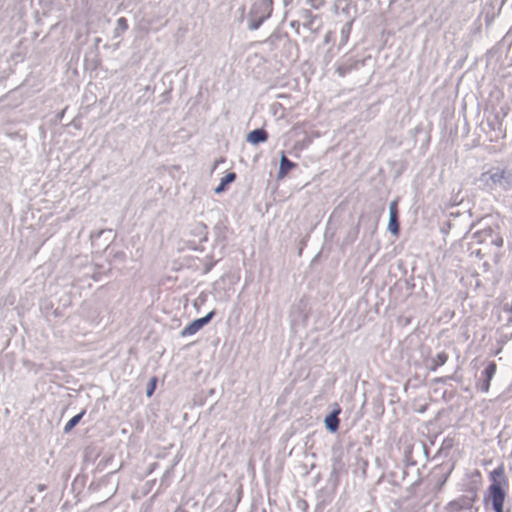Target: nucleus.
<instances>
[{
    "instance_id": "1",
    "label": "nucleus",
    "mask_w": 512,
    "mask_h": 512,
    "mask_svg": "<svg viewBox=\"0 0 512 512\" xmlns=\"http://www.w3.org/2000/svg\"><path fill=\"white\" fill-rule=\"evenodd\" d=\"M490 485L484 495V502L490 505L493 512H512V506H505L509 487L508 478L505 475V468L500 464L489 473Z\"/></svg>"
},
{
    "instance_id": "2",
    "label": "nucleus",
    "mask_w": 512,
    "mask_h": 512,
    "mask_svg": "<svg viewBox=\"0 0 512 512\" xmlns=\"http://www.w3.org/2000/svg\"><path fill=\"white\" fill-rule=\"evenodd\" d=\"M483 190L508 192L512 190V169L508 166H491L478 178Z\"/></svg>"
},
{
    "instance_id": "3",
    "label": "nucleus",
    "mask_w": 512,
    "mask_h": 512,
    "mask_svg": "<svg viewBox=\"0 0 512 512\" xmlns=\"http://www.w3.org/2000/svg\"><path fill=\"white\" fill-rule=\"evenodd\" d=\"M273 0H253L248 13V29L257 30L271 16Z\"/></svg>"
},
{
    "instance_id": "4",
    "label": "nucleus",
    "mask_w": 512,
    "mask_h": 512,
    "mask_svg": "<svg viewBox=\"0 0 512 512\" xmlns=\"http://www.w3.org/2000/svg\"><path fill=\"white\" fill-rule=\"evenodd\" d=\"M472 239L479 244L494 245L498 248L503 245V238L498 225L484 226L472 234Z\"/></svg>"
},
{
    "instance_id": "5",
    "label": "nucleus",
    "mask_w": 512,
    "mask_h": 512,
    "mask_svg": "<svg viewBox=\"0 0 512 512\" xmlns=\"http://www.w3.org/2000/svg\"><path fill=\"white\" fill-rule=\"evenodd\" d=\"M453 469V465L446 466V465H438L435 466L428 479V487L426 492L427 493H437L439 492L442 487L445 485L448 477L451 474V471Z\"/></svg>"
},
{
    "instance_id": "6",
    "label": "nucleus",
    "mask_w": 512,
    "mask_h": 512,
    "mask_svg": "<svg viewBox=\"0 0 512 512\" xmlns=\"http://www.w3.org/2000/svg\"><path fill=\"white\" fill-rule=\"evenodd\" d=\"M477 498V491L475 488H469L465 491V494L459 498L449 502L448 510L450 512H476L473 503Z\"/></svg>"
},
{
    "instance_id": "7",
    "label": "nucleus",
    "mask_w": 512,
    "mask_h": 512,
    "mask_svg": "<svg viewBox=\"0 0 512 512\" xmlns=\"http://www.w3.org/2000/svg\"><path fill=\"white\" fill-rule=\"evenodd\" d=\"M507 115L505 111L490 113L486 118L487 126L494 136L490 140L504 139L506 137V128L503 125L504 117Z\"/></svg>"
},
{
    "instance_id": "8",
    "label": "nucleus",
    "mask_w": 512,
    "mask_h": 512,
    "mask_svg": "<svg viewBox=\"0 0 512 512\" xmlns=\"http://www.w3.org/2000/svg\"><path fill=\"white\" fill-rule=\"evenodd\" d=\"M298 18L302 21L304 28L310 30L313 34H318L323 23L322 19L311 12L308 8H302L298 11Z\"/></svg>"
},
{
    "instance_id": "9",
    "label": "nucleus",
    "mask_w": 512,
    "mask_h": 512,
    "mask_svg": "<svg viewBox=\"0 0 512 512\" xmlns=\"http://www.w3.org/2000/svg\"><path fill=\"white\" fill-rule=\"evenodd\" d=\"M215 310L208 312L204 317L194 319L190 322L181 332L180 335L182 337L190 336L196 334L200 331L205 325L211 322L213 317L215 316Z\"/></svg>"
},
{
    "instance_id": "10",
    "label": "nucleus",
    "mask_w": 512,
    "mask_h": 512,
    "mask_svg": "<svg viewBox=\"0 0 512 512\" xmlns=\"http://www.w3.org/2000/svg\"><path fill=\"white\" fill-rule=\"evenodd\" d=\"M387 229L394 236H398L400 234L399 210L397 200H393L389 205V222Z\"/></svg>"
},
{
    "instance_id": "11",
    "label": "nucleus",
    "mask_w": 512,
    "mask_h": 512,
    "mask_svg": "<svg viewBox=\"0 0 512 512\" xmlns=\"http://www.w3.org/2000/svg\"><path fill=\"white\" fill-rule=\"evenodd\" d=\"M497 365L494 361H490L482 372L483 381L479 386V390L483 393H487L490 389V383L496 374Z\"/></svg>"
},
{
    "instance_id": "12",
    "label": "nucleus",
    "mask_w": 512,
    "mask_h": 512,
    "mask_svg": "<svg viewBox=\"0 0 512 512\" xmlns=\"http://www.w3.org/2000/svg\"><path fill=\"white\" fill-rule=\"evenodd\" d=\"M341 412V408L336 404V408L333 409L324 419L325 428L330 433H335L339 429L340 420L338 415Z\"/></svg>"
},
{
    "instance_id": "13",
    "label": "nucleus",
    "mask_w": 512,
    "mask_h": 512,
    "mask_svg": "<svg viewBox=\"0 0 512 512\" xmlns=\"http://www.w3.org/2000/svg\"><path fill=\"white\" fill-rule=\"evenodd\" d=\"M269 134L264 128H256L246 136V141L252 145H258L268 140Z\"/></svg>"
},
{
    "instance_id": "14",
    "label": "nucleus",
    "mask_w": 512,
    "mask_h": 512,
    "mask_svg": "<svg viewBox=\"0 0 512 512\" xmlns=\"http://www.w3.org/2000/svg\"><path fill=\"white\" fill-rule=\"evenodd\" d=\"M297 164L291 161L283 152L280 157L277 179H283Z\"/></svg>"
},
{
    "instance_id": "15",
    "label": "nucleus",
    "mask_w": 512,
    "mask_h": 512,
    "mask_svg": "<svg viewBox=\"0 0 512 512\" xmlns=\"http://www.w3.org/2000/svg\"><path fill=\"white\" fill-rule=\"evenodd\" d=\"M190 234L199 238V242L208 240V227L202 222H198L191 227Z\"/></svg>"
},
{
    "instance_id": "16",
    "label": "nucleus",
    "mask_w": 512,
    "mask_h": 512,
    "mask_svg": "<svg viewBox=\"0 0 512 512\" xmlns=\"http://www.w3.org/2000/svg\"><path fill=\"white\" fill-rule=\"evenodd\" d=\"M237 178L235 172H228L224 177L220 179V183L217 187L214 188L215 194H221L225 192L228 188V185L233 183Z\"/></svg>"
},
{
    "instance_id": "17",
    "label": "nucleus",
    "mask_w": 512,
    "mask_h": 512,
    "mask_svg": "<svg viewBox=\"0 0 512 512\" xmlns=\"http://www.w3.org/2000/svg\"><path fill=\"white\" fill-rule=\"evenodd\" d=\"M287 33H282L280 31H274L263 43L269 46V50L273 51L278 47V43L287 38Z\"/></svg>"
},
{
    "instance_id": "18",
    "label": "nucleus",
    "mask_w": 512,
    "mask_h": 512,
    "mask_svg": "<svg viewBox=\"0 0 512 512\" xmlns=\"http://www.w3.org/2000/svg\"><path fill=\"white\" fill-rule=\"evenodd\" d=\"M358 66L357 61L352 59H348L347 61L339 64L336 68V72L340 77H345L349 74L353 69H356Z\"/></svg>"
},
{
    "instance_id": "19",
    "label": "nucleus",
    "mask_w": 512,
    "mask_h": 512,
    "mask_svg": "<svg viewBox=\"0 0 512 512\" xmlns=\"http://www.w3.org/2000/svg\"><path fill=\"white\" fill-rule=\"evenodd\" d=\"M448 358L449 356L446 352L438 353L434 358L431 359L429 370L436 371L439 366L444 365L448 361Z\"/></svg>"
},
{
    "instance_id": "20",
    "label": "nucleus",
    "mask_w": 512,
    "mask_h": 512,
    "mask_svg": "<svg viewBox=\"0 0 512 512\" xmlns=\"http://www.w3.org/2000/svg\"><path fill=\"white\" fill-rule=\"evenodd\" d=\"M86 414V409H83L80 413H78L77 415L73 416L64 426L63 428V432L64 433H69L70 431H72L77 425L78 423L81 421V419L83 418V416Z\"/></svg>"
},
{
    "instance_id": "21",
    "label": "nucleus",
    "mask_w": 512,
    "mask_h": 512,
    "mask_svg": "<svg viewBox=\"0 0 512 512\" xmlns=\"http://www.w3.org/2000/svg\"><path fill=\"white\" fill-rule=\"evenodd\" d=\"M216 242L226 241V227L220 223L216 224L213 228Z\"/></svg>"
},
{
    "instance_id": "22",
    "label": "nucleus",
    "mask_w": 512,
    "mask_h": 512,
    "mask_svg": "<svg viewBox=\"0 0 512 512\" xmlns=\"http://www.w3.org/2000/svg\"><path fill=\"white\" fill-rule=\"evenodd\" d=\"M128 29V22L125 17H120L117 20V26L114 29V37H119Z\"/></svg>"
},
{
    "instance_id": "23",
    "label": "nucleus",
    "mask_w": 512,
    "mask_h": 512,
    "mask_svg": "<svg viewBox=\"0 0 512 512\" xmlns=\"http://www.w3.org/2000/svg\"><path fill=\"white\" fill-rule=\"evenodd\" d=\"M358 232H359L358 227H355L354 229L348 231L347 235L345 236V238L343 240V244H345V245L352 244L355 241V239L357 238Z\"/></svg>"
},
{
    "instance_id": "24",
    "label": "nucleus",
    "mask_w": 512,
    "mask_h": 512,
    "mask_svg": "<svg viewBox=\"0 0 512 512\" xmlns=\"http://www.w3.org/2000/svg\"><path fill=\"white\" fill-rule=\"evenodd\" d=\"M156 385H157V378L154 376L149 380L147 387H146V396L148 398H150L154 394Z\"/></svg>"
},
{
    "instance_id": "25",
    "label": "nucleus",
    "mask_w": 512,
    "mask_h": 512,
    "mask_svg": "<svg viewBox=\"0 0 512 512\" xmlns=\"http://www.w3.org/2000/svg\"><path fill=\"white\" fill-rule=\"evenodd\" d=\"M450 380L460 381V379L456 378L455 375H448V376H442V377L434 378L433 379V383H435V384H446Z\"/></svg>"
},
{
    "instance_id": "26",
    "label": "nucleus",
    "mask_w": 512,
    "mask_h": 512,
    "mask_svg": "<svg viewBox=\"0 0 512 512\" xmlns=\"http://www.w3.org/2000/svg\"><path fill=\"white\" fill-rule=\"evenodd\" d=\"M305 3L312 9L319 10L325 5V0H305Z\"/></svg>"
},
{
    "instance_id": "27",
    "label": "nucleus",
    "mask_w": 512,
    "mask_h": 512,
    "mask_svg": "<svg viewBox=\"0 0 512 512\" xmlns=\"http://www.w3.org/2000/svg\"><path fill=\"white\" fill-rule=\"evenodd\" d=\"M404 460L407 465L409 466H415L416 461L412 457V448H406L404 452Z\"/></svg>"
},
{
    "instance_id": "28",
    "label": "nucleus",
    "mask_w": 512,
    "mask_h": 512,
    "mask_svg": "<svg viewBox=\"0 0 512 512\" xmlns=\"http://www.w3.org/2000/svg\"><path fill=\"white\" fill-rule=\"evenodd\" d=\"M351 28H352V21L346 23L342 29H341V35H342V39L346 42L348 40V37H349V34L351 32Z\"/></svg>"
},
{
    "instance_id": "29",
    "label": "nucleus",
    "mask_w": 512,
    "mask_h": 512,
    "mask_svg": "<svg viewBox=\"0 0 512 512\" xmlns=\"http://www.w3.org/2000/svg\"><path fill=\"white\" fill-rule=\"evenodd\" d=\"M207 259H209L210 261L206 262L204 264V270H203L204 274L209 273L212 270V268L214 267V265L216 264V261H212V255L208 256Z\"/></svg>"
},
{
    "instance_id": "30",
    "label": "nucleus",
    "mask_w": 512,
    "mask_h": 512,
    "mask_svg": "<svg viewBox=\"0 0 512 512\" xmlns=\"http://www.w3.org/2000/svg\"><path fill=\"white\" fill-rule=\"evenodd\" d=\"M421 484V479H417L415 482H413L409 488H408V492L410 495H415L416 494V489L417 487Z\"/></svg>"
},
{
    "instance_id": "31",
    "label": "nucleus",
    "mask_w": 512,
    "mask_h": 512,
    "mask_svg": "<svg viewBox=\"0 0 512 512\" xmlns=\"http://www.w3.org/2000/svg\"><path fill=\"white\" fill-rule=\"evenodd\" d=\"M454 445V439L453 438H450V437H447L443 440V443H442V448L444 449H450L452 448Z\"/></svg>"
},
{
    "instance_id": "32",
    "label": "nucleus",
    "mask_w": 512,
    "mask_h": 512,
    "mask_svg": "<svg viewBox=\"0 0 512 512\" xmlns=\"http://www.w3.org/2000/svg\"><path fill=\"white\" fill-rule=\"evenodd\" d=\"M300 22H301L300 19L293 20L290 22V27L295 29V31L297 33H299Z\"/></svg>"
},
{
    "instance_id": "33",
    "label": "nucleus",
    "mask_w": 512,
    "mask_h": 512,
    "mask_svg": "<svg viewBox=\"0 0 512 512\" xmlns=\"http://www.w3.org/2000/svg\"><path fill=\"white\" fill-rule=\"evenodd\" d=\"M114 258L119 259L121 261H125L126 260V254L123 251H118V252H116L114 254Z\"/></svg>"
},
{
    "instance_id": "34",
    "label": "nucleus",
    "mask_w": 512,
    "mask_h": 512,
    "mask_svg": "<svg viewBox=\"0 0 512 512\" xmlns=\"http://www.w3.org/2000/svg\"><path fill=\"white\" fill-rule=\"evenodd\" d=\"M421 446H422L423 452H424L426 455H428V447H427V445H426L424 442H422V443H421Z\"/></svg>"
},
{
    "instance_id": "35",
    "label": "nucleus",
    "mask_w": 512,
    "mask_h": 512,
    "mask_svg": "<svg viewBox=\"0 0 512 512\" xmlns=\"http://www.w3.org/2000/svg\"><path fill=\"white\" fill-rule=\"evenodd\" d=\"M45 489H46V486H45L44 484H38V485H37V490H38L39 492H42V491H44Z\"/></svg>"
},
{
    "instance_id": "36",
    "label": "nucleus",
    "mask_w": 512,
    "mask_h": 512,
    "mask_svg": "<svg viewBox=\"0 0 512 512\" xmlns=\"http://www.w3.org/2000/svg\"><path fill=\"white\" fill-rule=\"evenodd\" d=\"M65 110H66V109L62 110V111L57 115V118H58L59 120H61V119L63 118L64 113H65Z\"/></svg>"
},
{
    "instance_id": "37",
    "label": "nucleus",
    "mask_w": 512,
    "mask_h": 512,
    "mask_svg": "<svg viewBox=\"0 0 512 512\" xmlns=\"http://www.w3.org/2000/svg\"><path fill=\"white\" fill-rule=\"evenodd\" d=\"M101 42V38L97 37L94 39V45L97 47L99 43Z\"/></svg>"
},
{
    "instance_id": "38",
    "label": "nucleus",
    "mask_w": 512,
    "mask_h": 512,
    "mask_svg": "<svg viewBox=\"0 0 512 512\" xmlns=\"http://www.w3.org/2000/svg\"><path fill=\"white\" fill-rule=\"evenodd\" d=\"M475 255L478 257V258H482L483 257V254L481 253V250H477L475 251Z\"/></svg>"
},
{
    "instance_id": "39",
    "label": "nucleus",
    "mask_w": 512,
    "mask_h": 512,
    "mask_svg": "<svg viewBox=\"0 0 512 512\" xmlns=\"http://www.w3.org/2000/svg\"><path fill=\"white\" fill-rule=\"evenodd\" d=\"M414 131H415V133L421 132L422 131V126L418 125L417 127H415Z\"/></svg>"
},
{
    "instance_id": "40",
    "label": "nucleus",
    "mask_w": 512,
    "mask_h": 512,
    "mask_svg": "<svg viewBox=\"0 0 512 512\" xmlns=\"http://www.w3.org/2000/svg\"><path fill=\"white\" fill-rule=\"evenodd\" d=\"M406 476H407V471L403 470L402 471V480H404Z\"/></svg>"
},
{
    "instance_id": "41",
    "label": "nucleus",
    "mask_w": 512,
    "mask_h": 512,
    "mask_svg": "<svg viewBox=\"0 0 512 512\" xmlns=\"http://www.w3.org/2000/svg\"><path fill=\"white\" fill-rule=\"evenodd\" d=\"M175 512H187V511L181 507H178Z\"/></svg>"
},
{
    "instance_id": "42",
    "label": "nucleus",
    "mask_w": 512,
    "mask_h": 512,
    "mask_svg": "<svg viewBox=\"0 0 512 512\" xmlns=\"http://www.w3.org/2000/svg\"><path fill=\"white\" fill-rule=\"evenodd\" d=\"M446 225H447V227H448V228H450V226H451V224H450V222H449V221H448V222H446Z\"/></svg>"
},
{
    "instance_id": "43",
    "label": "nucleus",
    "mask_w": 512,
    "mask_h": 512,
    "mask_svg": "<svg viewBox=\"0 0 512 512\" xmlns=\"http://www.w3.org/2000/svg\"><path fill=\"white\" fill-rule=\"evenodd\" d=\"M441 231L446 233L447 228H441Z\"/></svg>"
},
{
    "instance_id": "44",
    "label": "nucleus",
    "mask_w": 512,
    "mask_h": 512,
    "mask_svg": "<svg viewBox=\"0 0 512 512\" xmlns=\"http://www.w3.org/2000/svg\"><path fill=\"white\" fill-rule=\"evenodd\" d=\"M441 231L446 233L447 228H441Z\"/></svg>"
},
{
    "instance_id": "45",
    "label": "nucleus",
    "mask_w": 512,
    "mask_h": 512,
    "mask_svg": "<svg viewBox=\"0 0 512 512\" xmlns=\"http://www.w3.org/2000/svg\"><path fill=\"white\" fill-rule=\"evenodd\" d=\"M262 512H266V510H263Z\"/></svg>"
}]
</instances>
